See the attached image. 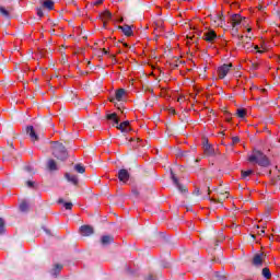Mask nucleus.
Segmentation results:
<instances>
[{
	"label": "nucleus",
	"mask_w": 280,
	"mask_h": 280,
	"mask_svg": "<svg viewBox=\"0 0 280 280\" xmlns=\"http://www.w3.org/2000/svg\"><path fill=\"white\" fill-rule=\"evenodd\" d=\"M202 38L206 43H215L218 40V34L213 30H208L203 33Z\"/></svg>",
	"instance_id": "5"
},
{
	"label": "nucleus",
	"mask_w": 280,
	"mask_h": 280,
	"mask_svg": "<svg viewBox=\"0 0 280 280\" xmlns=\"http://www.w3.org/2000/svg\"><path fill=\"white\" fill-rule=\"evenodd\" d=\"M0 13L2 16H5V19H10V11L7 10L4 7H0Z\"/></svg>",
	"instance_id": "31"
},
{
	"label": "nucleus",
	"mask_w": 280,
	"mask_h": 280,
	"mask_svg": "<svg viewBox=\"0 0 280 280\" xmlns=\"http://www.w3.org/2000/svg\"><path fill=\"white\" fill-rule=\"evenodd\" d=\"M75 172H78L79 174H84L86 172V168H84V166L82 164H77L74 166Z\"/></svg>",
	"instance_id": "26"
},
{
	"label": "nucleus",
	"mask_w": 280,
	"mask_h": 280,
	"mask_svg": "<svg viewBox=\"0 0 280 280\" xmlns=\"http://www.w3.org/2000/svg\"><path fill=\"white\" fill-rule=\"evenodd\" d=\"M65 176H66L68 183H72V185H78V175L66 173Z\"/></svg>",
	"instance_id": "20"
},
{
	"label": "nucleus",
	"mask_w": 280,
	"mask_h": 280,
	"mask_svg": "<svg viewBox=\"0 0 280 280\" xmlns=\"http://www.w3.org/2000/svg\"><path fill=\"white\" fill-rule=\"evenodd\" d=\"M124 47H128V44H124Z\"/></svg>",
	"instance_id": "43"
},
{
	"label": "nucleus",
	"mask_w": 280,
	"mask_h": 280,
	"mask_svg": "<svg viewBox=\"0 0 280 280\" xmlns=\"http://www.w3.org/2000/svg\"><path fill=\"white\" fill-rule=\"evenodd\" d=\"M118 179L120 183H128L130 180V173L126 168H122L118 172Z\"/></svg>",
	"instance_id": "7"
},
{
	"label": "nucleus",
	"mask_w": 280,
	"mask_h": 280,
	"mask_svg": "<svg viewBox=\"0 0 280 280\" xmlns=\"http://www.w3.org/2000/svg\"><path fill=\"white\" fill-rule=\"evenodd\" d=\"M37 16H39V19H43V16H45V13H43L42 8H37Z\"/></svg>",
	"instance_id": "33"
},
{
	"label": "nucleus",
	"mask_w": 280,
	"mask_h": 280,
	"mask_svg": "<svg viewBox=\"0 0 280 280\" xmlns=\"http://www.w3.org/2000/svg\"><path fill=\"white\" fill-rule=\"evenodd\" d=\"M264 253L260 254H256L253 258V265L254 266H261V264H264Z\"/></svg>",
	"instance_id": "11"
},
{
	"label": "nucleus",
	"mask_w": 280,
	"mask_h": 280,
	"mask_svg": "<svg viewBox=\"0 0 280 280\" xmlns=\"http://www.w3.org/2000/svg\"><path fill=\"white\" fill-rule=\"evenodd\" d=\"M129 126H130V122L127 120V121L120 122L119 125H116V128L121 132H128V130H130Z\"/></svg>",
	"instance_id": "16"
},
{
	"label": "nucleus",
	"mask_w": 280,
	"mask_h": 280,
	"mask_svg": "<svg viewBox=\"0 0 280 280\" xmlns=\"http://www.w3.org/2000/svg\"><path fill=\"white\" fill-rule=\"evenodd\" d=\"M237 47L244 49L247 52L254 51V49H259V46L253 47V43H250V37H241Z\"/></svg>",
	"instance_id": "3"
},
{
	"label": "nucleus",
	"mask_w": 280,
	"mask_h": 280,
	"mask_svg": "<svg viewBox=\"0 0 280 280\" xmlns=\"http://www.w3.org/2000/svg\"><path fill=\"white\" fill-rule=\"evenodd\" d=\"M258 54H264V50H258Z\"/></svg>",
	"instance_id": "41"
},
{
	"label": "nucleus",
	"mask_w": 280,
	"mask_h": 280,
	"mask_svg": "<svg viewBox=\"0 0 280 280\" xmlns=\"http://www.w3.org/2000/svg\"><path fill=\"white\" fill-rule=\"evenodd\" d=\"M3 233H5V221L0 218V235H3Z\"/></svg>",
	"instance_id": "32"
},
{
	"label": "nucleus",
	"mask_w": 280,
	"mask_h": 280,
	"mask_svg": "<svg viewBox=\"0 0 280 280\" xmlns=\"http://www.w3.org/2000/svg\"><path fill=\"white\" fill-rule=\"evenodd\" d=\"M171 176H172V180L174 183V185L177 187V189L182 192H185L187 191V189L185 187H183L180 185V183H178V178H176V175H174V173H171Z\"/></svg>",
	"instance_id": "17"
},
{
	"label": "nucleus",
	"mask_w": 280,
	"mask_h": 280,
	"mask_svg": "<svg viewBox=\"0 0 280 280\" xmlns=\"http://www.w3.org/2000/svg\"><path fill=\"white\" fill-rule=\"evenodd\" d=\"M113 18V14L109 13V11H105L101 14V19L103 21V25L104 27H106V21H110V19Z\"/></svg>",
	"instance_id": "18"
},
{
	"label": "nucleus",
	"mask_w": 280,
	"mask_h": 280,
	"mask_svg": "<svg viewBox=\"0 0 280 280\" xmlns=\"http://www.w3.org/2000/svg\"><path fill=\"white\" fill-rule=\"evenodd\" d=\"M114 242H115V238L110 235H104L101 237L102 246H108V244H113Z\"/></svg>",
	"instance_id": "13"
},
{
	"label": "nucleus",
	"mask_w": 280,
	"mask_h": 280,
	"mask_svg": "<svg viewBox=\"0 0 280 280\" xmlns=\"http://www.w3.org/2000/svg\"><path fill=\"white\" fill-rule=\"evenodd\" d=\"M236 115H237V117H240L241 119H244V117H246V109H244V108H238V109L236 110Z\"/></svg>",
	"instance_id": "30"
},
{
	"label": "nucleus",
	"mask_w": 280,
	"mask_h": 280,
	"mask_svg": "<svg viewBox=\"0 0 280 280\" xmlns=\"http://www.w3.org/2000/svg\"><path fill=\"white\" fill-rule=\"evenodd\" d=\"M26 185H27V187H34V182L28 180V182H26Z\"/></svg>",
	"instance_id": "37"
},
{
	"label": "nucleus",
	"mask_w": 280,
	"mask_h": 280,
	"mask_svg": "<svg viewBox=\"0 0 280 280\" xmlns=\"http://www.w3.org/2000/svg\"><path fill=\"white\" fill-rule=\"evenodd\" d=\"M212 22H213V25H215L217 27H222V25H224V16L220 14H215L212 18Z\"/></svg>",
	"instance_id": "10"
},
{
	"label": "nucleus",
	"mask_w": 280,
	"mask_h": 280,
	"mask_svg": "<svg viewBox=\"0 0 280 280\" xmlns=\"http://www.w3.org/2000/svg\"><path fill=\"white\" fill-rule=\"evenodd\" d=\"M119 30H121L125 36H132V27H130V25L125 24L122 26H119Z\"/></svg>",
	"instance_id": "19"
},
{
	"label": "nucleus",
	"mask_w": 280,
	"mask_h": 280,
	"mask_svg": "<svg viewBox=\"0 0 280 280\" xmlns=\"http://www.w3.org/2000/svg\"><path fill=\"white\" fill-rule=\"evenodd\" d=\"M226 198H229V192H228V191H225V192H220V194L218 195V201H219V202H222V201L226 200Z\"/></svg>",
	"instance_id": "25"
},
{
	"label": "nucleus",
	"mask_w": 280,
	"mask_h": 280,
	"mask_svg": "<svg viewBox=\"0 0 280 280\" xmlns=\"http://www.w3.org/2000/svg\"><path fill=\"white\" fill-rule=\"evenodd\" d=\"M264 233H266V231L261 230L260 232H258V235H264Z\"/></svg>",
	"instance_id": "39"
},
{
	"label": "nucleus",
	"mask_w": 280,
	"mask_h": 280,
	"mask_svg": "<svg viewBox=\"0 0 280 280\" xmlns=\"http://www.w3.org/2000/svg\"><path fill=\"white\" fill-rule=\"evenodd\" d=\"M231 21H232L233 27H237V25L242 24V21H244V19L240 14H234L232 15Z\"/></svg>",
	"instance_id": "15"
},
{
	"label": "nucleus",
	"mask_w": 280,
	"mask_h": 280,
	"mask_svg": "<svg viewBox=\"0 0 280 280\" xmlns=\"http://www.w3.org/2000/svg\"><path fill=\"white\" fill-rule=\"evenodd\" d=\"M103 52H104V54H107L106 48H103Z\"/></svg>",
	"instance_id": "40"
},
{
	"label": "nucleus",
	"mask_w": 280,
	"mask_h": 280,
	"mask_svg": "<svg viewBox=\"0 0 280 280\" xmlns=\"http://www.w3.org/2000/svg\"><path fill=\"white\" fill-rule=\"evenodd\" d=\"M47 166L51 172H56V170H58V165L56 164V161H54V160H49L47 163Z\"/></svg>",
	"instance_id": "23"
},
{
	"label": "nucleus",
	"mask_w": 280,
	"mask_h": 280,
	"mask_svg": "<svg viewBox=\"0 0 280 280\" xmlns=\"http://www.w3.org/2000/svg\"><path fill=\"white\" fill-rule=\"evenodd\" d=\"M80 233L83 237H89V235H93V226L91 225H82L80 228Z\"/></svg>",
	"instance_id": "8"
},
{
	"label": "nucleus",
	"mask_w": 280,
	"mask_h": 280,
	"mask_svg": "<svg viewBox=\"0 0 280 280\" xmlns=\"http://www.w3.org/2000/svg\"><path fill=\"white\" fill-rule=\"evenodd\" d=\"M58 203L63 205L65 209H67V210L73 209V203L72 202H65V199H59Z\"/></svg>",
	"instance_id": "22"
},
{
	"label": "nucleus",
	"mask_w": 280,
	"mask_h": 280,
	"mask_svg": "<svg viewBox=\"0 0 280 280\" xmlns=\"http://www.w3.org/2000/svg\"><path fill=\"white\" fill-rule=\"evenodd\" d=\"M184 1H190V0H184Z\"/></svg>",
	"instance_id": "46"
},
{
	"label": "nucleus",
	"mask_w": 280,
	"mask_h": 280,
	"mask_svg": "<svg viewBox=\"0 0 280 280\" xmlns=\"http://www.w3.org/2000/svg\"><path fill=\"white\" fill-rule=\"evenodd\" d=\"M26 170L30 172V166H26Z\"/></svg>",
	"instance_id": "44"
},
{
	"label": "nucleus",
	"mask_w": 280,
	"mask_h": 280,
	"mask_svg": "<svg viewBox=\"0 0 280 280\" xmlns=\"http://www.w3.org/2000/svg\"><path fill=\"white\" fill-rule=\"evenodd\" d=\"M145 280H156V277H154V275H149Z\"/></svg>",
	"instance_id": "35"
},
{
	"label": "nucleus",
	"mask_w": 280,
	"mask_h": 280,
	"mask_svg": "<svg viewBox=\"0 0 280 280\" xmlns=\"http://www.w3.org/2000/svg\"><path fill=\"white\" fill-rule=\"evenodd\" d=\"M26 133L30 136L31 141H38V133H36L34 126L26 127Z\"/></svg>",
	"instance_id": "9"
},
{
	"label": "nucleus",
	"mask_w": 280,
	"mask_h": 280,
	"mask_svg": "<svg viewBox=\"0 0 280 280\" xmlns=\"http://www.w3.org/2000/svg\"><path fill=\"white\" fill-rule=\"evenodd\" d=\"M253 174H255L253 170L242 171V178H248V176H253Z\"/></svg>",
	"instance_id": "27"
},
{
	"label": "nucleus",
	"mask_w": 280,
	"mask_h": 280,
	"mask_svg": "<svg viewBox=\"0 0 280 280\" xmlns=\"http://www.w3.org/2000/svg\"><path fill=\"white\" fill-rule=\"evenodd\" d=\"M54 1L45 0L42 2V8H44V10H54Z\"/></svg>",
	"instance_id": "21"
},
{
	"label": "nucleus",
	"mask_w": 280,
	"mask_h": 280,
	"mask_svg": "<svg viewBox=\"0 0 280 280\" xmlns=\"http://www.w3.org/2000/svg\"><path fill=\"white\" fill-rule=\"evenodd\" d=\"M262 277H265V279H271L272 278V273L270 272V269L264 268L262 269Z\"/></svg>",
	"instance_id": "29"
},
{
	"label": "nucleus",
	"mask_w": 280,
	"mask_h": 280,
	"mask_svg": "<svg viewBox=\"0 0 280 280\" xmlns=\"http://www.w3.org/2000/svg\"><path fill=\"white\" fill-rule=\"evenodd\" d=\"M233 69V63H225L218 68L217 72L219 75V80H224Z\"/></svg>",
	"instance_id": "4"
},
{
	"label": "nucleus",
	"mask_w": 280,
	"mask_h": 280,
	"mask_svg": "<svg viewBox=\"0 0 280 280\" xmlns=\"http://www.w3.org/2000/svg\"><path fill=\"white\" fill-rule=\"evenodd\" d=\"M203 152L207 156H213V148L207 140L203 142Z\"/></svg>",
	"instance_id": "12"
},
{
	"label": "nucleus",
	"mask_w": 280,
	"mask_h": 280,
	"mask_svg": "<svg viewBox=\"0 0 280 280\" xmlns=\"http://www.w3.org/2000/svg\"><path fill=\"white\" fill-rule=\"evenodd\" d=\"M254 69H257V63L254 65Z\"/></svg>",
	"instance_id": "42"
},
{
	"label": "nucleus",
	"mask_w": 280,
	"mask_h": 280,
	"mask_svg": "<svg viewBox=\"0 0 280 280\" xmlns=\"http://www.w3.org/2000/svg\"><path fill=\"white\" fill-rule=\"evenodd\" d=\"M104 3V0H96L91 3V5H102Z\"/></svg>",
	"instance_id": "34"
},
{
	"label": "nucleus",
	"mask_w": 280,
	"mask_h": 280,
	"mask_svg": "<svg viewBox=\"0 0 280 280\" xmlns=\"http://www.w3.org/2000/svg\"><path fill=\"white\" fill-rule=\"evenodd\" d=\"M30 209V205L26 203V201H22L20 203V211H22L23 213H25V211H28Z\"/></svg>",
	"instance_id": "28"
},
{
	"label": "nucleus",
	"mask_w": 280,
	"mask_h": 280,
	"mask_svg": "<svg viewBox=\"0 0 280 280\" xmlns=\"http://www.w3.org/2000/svg\"><path fill=\"white\" fill-rule=\"evenodd\" d=\"M106 120L112 121L113 126H118V124H119V117H117V114H115V113L107 114L106 115Z\"/></svg>",
	"instance_id": "14"
},
{
	"label": "nucleus",
	"mask_w": 280,
	"mask_h": 280,
	"mask_svg": "<svg viewBox=\"0 0 280 280\" xmlns=\"http://www.w3.org/2000/svg\"><path fill=\"white\" fill-rule=\"evenodd\" d=\"M232 143H240V138L238 137H233L232 138Z\"/></svg>",
	"instance_id": "36"
},
{
	"label": "nucleus",
	"mask_w": 280,
	"mask_h": 280,
	"mask_svg": "<svg viewBox=\"0 0 280 280\" xmlns=\"http://www.w3.org/2000/svg\"><path fill=\"white\" fill-rule=\"evenodd\" d=\"M60 270H62V265H56L55 268L51 270L52 277H58L60 273Z\"/></svg>",
	"instance_id": "24"
},
{
	"label": "nucleus",
	"mask_w": 280,
	"mask_h": 280,
	"mask_svg": "<svg viewBox=\"0 0 280 280\" xmlns=\"http://www.w3.org/2000/svg\"><path fill=\"white\" fill-rule=\"evenodd\" d=\"M51 148H52V154L56 159H58L59 161H66L68 153H67V149H65V145L62 143L52 142Z\"/></svg>",
	"instance_id": "2"
},
{
	"label": "nucleus",
	"mask_w": 280,
	"mask_h": 280,
	"mask_svg": "<svg viewBox=\"0 0 280 280\" xmlns=\"http://www.w3.org/2000/svg\"><path fill=\"white\" fill-rule=\"evenodd\" d=\"M132 194H135V196H139V192L137 191V189H133Z\"/></svg>",
	"instance_id": "38"
},
{
	"label": "nucleus",
	"mask_w": 280,
	"mask_h": 280,
	"mask_svg": "<svg viewBox=\"0 0 280 280\" xmlns=\"http://www.w3.org/2000/svg\"><path fill=\"white\" fill-rule=\"evenodd\" d=\"M248 161L249 163H254L260 167H268V165H270V160H268V156L258 150H254L252 152V154L248 156Z\"/></svg>",
	"instance_id": "1"
},
{
	"label": "nucleus",
	"mask_w": 280,
	"mask_h": 280,
	"mask_svg": "<svg viewBox=\"0 0 280 280\" xmlns=\"http://www.w3.org/2000/svg\"><path fill=\"white\" fill-rule=\"evenodd\" d=\"M247 32H250V28H248Z\"/></svg>",
	"instance_id": "45"
},
{
	"label": "nucleus",
	"mask_w": 280,
	"mask_h": 280,
	"mask_svg": "<svg viewBox=\"0 0 280 280\" xmlns=\"http://www.w3.org/2000/svg\"><path fill=\"white\" fill-rule=\"evenodd\" d=\"M124 97H126V90L119 89L115 93V97H110L109 101L115 104V100L117 102H124Z\"/></svg>",
	"instance_id": "6"
}]
</instances>
